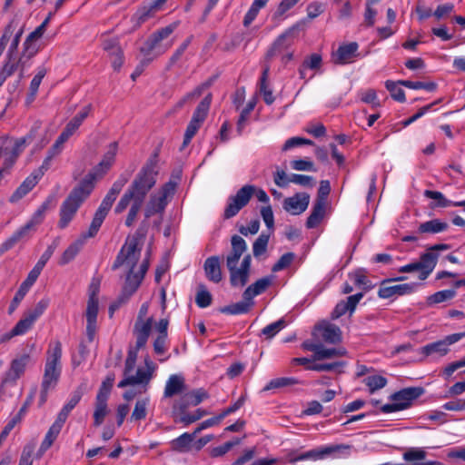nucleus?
<instances>
[{"instance_id": "obj_51", "label": "nucleus", "mask_w": 465, "mask_h": 465, "mask_svg": "<svg viewBox=\"0 0 465 465\" xmlns=\"http://www.w3.org/2000/svg\"><path fill=\"white\" fill-rule=\"evenodd\" d=\"M345 365L344 361H334L331 363H313L307 366V370L315 371H334L338 373L341 372V368Z\"/></svg>"}, {"instance_id": "obj_44", "label": "nucleus", "mask_w": 465, "mask_h": 465, "mask_svg": "<svg viewBox=\"0 0 465 465\" xmlns=\"http://www.w3.org/2000/svg\"><path fill=\"white\" fill-rule=\"evenodd\" d=\"M269 75V67H265L262 71L261 79H260V85L259 90L260 93L263 96V100L266 104L270 105L274 102V96L272 94V91L268 88L267 84V79Z\"/></svg>"}, {"instance_id": "obj_29", "label": "nucleus", "mask_w": 465, "mask_h": 465, "mask_svg": "<svg viewBox=\"0 0 465 465\" xmlns=\"http://www.w3.org/2000/svg\"><path fill=\"white\" fill-rule=\"evenodd\" d=\"M91 104L84 106L79 113H77L65 125L63 132L71 137L74 132L80 127L84 119L88 116L91 111Z\"/></svg>"}, {"instance_id": "obj_25", "label": "nucleus", "mask_w": 465, "mask_h": 465, "mask_svg": "<svg viewBox=\"0 0 465 465\" xmlns=\"http://www.w3.org/2000/svg\"><path fill=\"white\" fill-rule=\"evenodd\" d=\"M166 2L167 0H153L149 5H142L135 13L138 23H144L148 18L153 16Z\"/></svg>"}, {"instance_id": "obj_14", "label": "nucleus", "mask_w": 465, "mask_h": 465, "mask_svg": "<svg viewBox=\"0 0 465 465\" xmlns=\"http://www.w3.org/2000/svg\"><path fill=\"white\" fill-rule=\"evenodd\" d=\"M310 194L307 193H296L293 196L287 197L282 203V208L292 215H300L308 208Z\"/></svg>"}, {"instance_id": "obj_22", "label": "nucleus", "mask_w": 465, "mask_h": 465, "mask_svg": "<svg viewBox=\"0 0 465 465\" xmlns=\"http://www.w3.org/2000/svg\"><path fill=\"white\" fill-rule=\"evenodd\" d=\"M209 397V394L207 391L203 389H197L194 391H192L190 392L185 393L182 399L181 403L179 405V411L181 412H184L188 406H197L200 404L203 400L207 399Z\"/></svg>"}, {"instance_id": "obj_5", "label": "nucleus", "mask_w": 465, "mask_h": 465, "mask_svg": "<svg viewBox=\"0 0 465 465\" xmlns=\"http://www.w3.org/2000/svg\"><path fill=\"white\" fill-rule=\"evenodd\" d=\"M252 196L263 203H268L270 198L266 192L262 188H257L252 184H245L239 189L235 195L228 198L227 205L223 212V219H231L238 214L250 202Z\"/></svg>"}, {"instance_id": "obj_2", "label": "nucleus", "mask_w": 465, "mask_h": 465, "mask_svg": "<svg viewBox=\"0 0 465 465\" xmlns=\"http://www.w3.org/2000/svg\"><path fill=\"white\" fill-rule=\"evenodd\" d=\"M140 256L139 239L136 236L127 237L112 265L113 271H116L123 265L129 268L121 293L128 300L137 291L143 281V276L136 275L134 272Z\"/></svg>"}, {"instance_id": "obj_61", "label": "nucleus", "mask_w": 465, "mask_h": 465, "mask_svg": "<svg viewBox=\"0 0 465 465\" xmlns=\"http://www.w3.org/2000/svg\"><path fill=\"white\" fill-rule=\"evenodd\" d=\"M294 259H295V253H293L292 252L282 254L280 257V259L278 260V262L272 265V271L273 272H280V271H282V270L288 268L292 264V262L294 261Z\"/></svg>"}, {"instance_id": "obj_18", "label": "nucleus", "mask_w": 465, "mask_h": 465, "mask_svg": "<svg viewBox=\"0 0 465 465\" xmlns=\"http://www.w3.org/2000/svg\"><path fill=\"white\" fill-rule=\"evenodd\" d=\"M37 278V275L29 272L26 279L19 286V289L15 292V297L9 305L8 312L10 314L13 313V312L18 307L19 303L25 298L30 288L35 284Z\"/></svg>"}, {"instance_id": "obj_58", "label": "nucleus", "mask_w": 465, "mask_h": 465, "mask_svg": "<svg viewBox=\"0 0 465 465\" xmlns=\"http://www.w3.org/2000/svg\"><path fill=\"white\" fill-rule=\"evenodd\" d=\"M399 82L395 83L391 80H387L385 82V86L391 93V97L397 102L403 103L406 100L405 93L401 87H399Z\"/></svg>"}, {"instance_id": "obj_49", "label": "nucleus", "mask_w": 465, "mask_h": 465, "mask_svg": "<svg viewBox=\"0 0 465 465\" xmlns=\"http://www.w3.org/2000/svg\"><path fill=\"white\" fill-rule=\"evenodd\" d=\"M270 240V233H261L252 244L253 256L258 258L264 254L267 251L268 242Z\"/></svg>"}, {"instance_id": "obj_26", "label": "nucleus", "mask_w": 465, "mask_h": 465, "mask_svg": "<svg viewBox=\"0 0 465 465\" xmlns=\"http://www.w3.org/2000/svg\"><path fill=\"white\" fill-rule=\"evenodd\" d=\"M358 47L359 45L356 42H351L347 45H341L335 54V63L340 64L350 63L356 55Z\"/></svg>"}, {"instance_id": "obj_4", "label": "nucleus", "mask_w": 465, "mask_h": 465, "mask_svg": "<svg viewBox=\"0 0 465 465\" xmlns=\"http://www.w3.org/2000/svg\"><path fill=\"white\" fill-rule=\"evenodd\" d=\"M62 343L55 341L49 345L46 351V361L41 383L38 405L42 407L47 401L48 392L57 385L62 373Z\"/></svg>"}, {"instance_id": "obj_54", "label": "nucleus", "mask_w": 465, "mask_h": 465, "mask_svg": "<svg viewBox=\"0 0 465 465\" xmlns=\"http://www.w3.org/2000/svg\"><path fill=\"white\" fill-rule=\"evenodd\" d=\"M346 354V350L343 348H330L326 349L322 344L320 351H317V360L322 361L325 359H331L334 357L344 356Z\"/></svg>"}, {"instance_id": "obj_46", "label": "nucleus", "mask_w": 465, "mask_h": 465, "mask_svg": "<svg viewBox=\"0 0 465 465\" xmlns=\"http://www.w3.org/2000/svg\"><path fill=\"white\" fill-rule=\"evenodd\" d=\"M256 105V99L252 98L251 99L246 106L242 109V111L240 114L239 119L237 121V133L239 135L242 134V131L245 127V124L249 118L250 114L254 109Z\"/></svg>"}, {"instance_id": "obj_62", "label": "nucleus", "mask_w": 465, "mask_h": 465, "mask_svg": "<svg viewBox=\"0 0 465 465\" xmlns=\"http://www.w3.org/2000/svg\"><path fill=\"white\" fill-rule=\"evenodd\" d=\"M289 181L307 188H312L315 185L314 178L305 174L292 173L289 176Z\"/></svg>"}, {"instance_id": "obj_37", "label": "nucleus", "mask_w": 465, "mask_h": 465, "mask_svg": "<svg viewBox=\"0 0 465 465\" xmlns=\"http://www.w3.org/2000/svg\"><path fill=\"white\" fill-rule=\"evenodd\" d=\"M196 434H194V431L192 434L185 432L178 438L173 440L171 442L173 450L178 452H187L190 450L191 444Z\"/></svg>"}, {"instance_id": "obj_3", "label": "nucleus", "mask_w": 465, "mask_h": 465, "mask_svg": "<svg viewBox=\"0 0 465 465\" xmlns=\"http://www.w3.org/2000/svg\"><path fill=\"white\" fill-rule=\"evenodd\" d=\"M94 175L87 174L68 194L60 207L58 226L64 229L74 219L82 203L89 197L94 188Z\"/></svg>"}, {"instance_id": "obj_41", "label": "nucleus", "mask_w": 465, "mask_h": 465, "mask_svg": "<svg viewBox=\"0 0 465 465\" xmlns=\"http://www.w3.org/2000/svg\"><path fill=\"white\" fill-rule=\"evenodd\" d=\"M212 102L211 94L205 96L197 105L191 120L203 124L205 120Z\"/></svg>"}, {"instance_id": "obj_27", "label": "nucleus", "mask_w": 465, "mask_h": 465, "mask_svg": "<svg viewBox=\"0 0 465 465\" xmlns=\"http://www.w3.org/2000/svg\"><path fill=\"white\" fill-rule=\"evenodd\" d=\"M29 226H22L0 245V256L11 250L23 239L29 238Z\"/></svg>"}, {"instance_id": "obj_24", "label": "nucleus", "mask_w": 465, "mask_h": 465, "mask_svg": "<svg viewBox=\"0 0 465 465\" xmlns=\"http://www.w3.org/2000/svg\"><path fill=\"white\" fill-rule=\"evenodd\" d=\"M185 390L184 378L178 374L171 375L165 384L163 397L172 398Z\"/></svg>"}, {"instance_id": "obj_32", "label": "nucleus", "mask_w": 465, "mask_h": 465, "mask_svg": "<svg viewBox=\"0 0 465 465\" xmlns=\"http://www.w3.org/2000/svg\"><path fill=\"white\" fill-rule=\"evenodd\" d=\"M326 204L322 203H314L312 210L306 221V227L312 229L317 227L325 215Z\"/></svg>"}, {"instance_id": "obj_11", "label": "nucleus", "mask_w": 465, "mask_h": 465, "mask_svg": "<svg viewBox=\"0 0 465 465\" xmlns=\"http://www.w3.org/2000/svg\"><path fill=\"white\" fill-rule=\"evenodd\" d=\"M299 29V25H295L289 29H287L284 33L280 35L277 39L273 42L271 48L267 52V58L271 59L274 56H278L282 53L289 50V48L293 44V40L295 38V32Z\"/></svg>"}, {"instance_id": "obj_31", "label": "nucleus", "mask_w": 465, "mask_h": 465, "mask_svg": "<svg viewBox=\"0 0 465 465\" xmlns=\"http://www.w3.org/2000/svg\"><path fill=\"white\" fill-rule=\"evenodd\" d=\"M35 54H30V53L25 50V46L24 45L23 54L20 56H18L17 53L12 54V60L18 71V76L20 79L25 77V71L27 67L30 66V59Z\"/></svg>"}, {"instance_id": "obj_8", "label": "nucleus", "mask_w": 465, "mask_h": 465, "mask_svg": "<svg viewBox=\"0 0 465 465\" xmlns=\"http://www.w3.org/2000/svg\"><path fill=\"white\" fill-rule=\"evenodd\" d=\"M29 361L30 355L28 353H24L11 361L8 371H5L2 378L0 383L1 391H3L6 386H14L16 383V381L25 373Z\"/></svg>"}, {"instance_id": "obj_50", "label": "nucleus", "mask_w": 465, "mask_h": 465, "mask_svg": "<svg viewBox=\"0 0 465 465\" xmlns=\"http://www.w3.org/2000/svg\"><path fill=\"white\" fill-rule=\"evenodd\" d=\"M401 85H403L407 88L418 90L424 89L429 92H433L437 89V84L434 82H420V81H410V80H401L399 81Z\"/></svg>"}, {"instance_id": "obj_16", "label": "nucleus", "mask_w": 465, "mask_h": 465, "mask_svg": "<svg viewBox=\"0 0 465 465\" xmlns=\"http://www.w3.org/2000/svg\"><path fill=\"white\" fill-rule=\"evenodd\" d=\"M52 15V13H49L47 17L42 22V24L39 26H37L32 33H30L26 37L23 45L25 46V50L29 52L30 54H35L37 53L38 47L36 46L35 43L43 36Z\"/></svg>"}, {"instance_id": "obj_12", "label": "nucleus", "mask_w": 465, "mask_h": 465, "mask_svg": "<svg viewBox=\"0 0 465 465\" xmlns=\"http://www.w3.org/2000/svg\"><path fill=\"white\" fill-rule=\"evenodd\" d=\"M176 27L177 24L173 23L153 33L144 42L143 45L141 46L140 52L145 57H148L153 53V51L159 48L160 42H162L163 39H166L176 29Z\"/></svg>"}, {"instance_id": "obj_64", "label": "nucleus", "mask_w": 465, "mask_h": 465, "mask_svg": "<svg viewBox=\"0 0 465 465\" xmlns=\"http://www.w3.org/2000/svg\"><path fill=\"white\" fill-rule=\"evenodd\" d=\"M360 99L365 104H371L372 107H380L381 102L374 89H368L360 92Z\"/></svg>"}, {"instance_id": "obj_10", "label": "nucleus", "mask_w": 465, "mask_h": 465, "mask_svg": "<svg viewBox=\"0 0 465 465\" xmlns=\"http://www.w3.org/2000/svg\"><path fill=\"white\" fill-rule=\"evenodd\" d=\"M465 337V331L453 333L446 336L443 340L429 343L420 349V351L425 356L439 355L444 356L449 352V346L459 341Z\"/></svg>"}, {"instance_id": "obj_57", "label": "nucleus", "mask_w": 465, "mask_h": 465, "mask_svg": "<svg viewBox=\"0 0 465 465\" xmlns=\"http://www.w3.org/2000/svg\"><path fill=\"white\" fill-rule=\"evenodd\" d=\"M107 414V401L104 400H96L95 410L94 412V426H100Z\"/></svg>"}, {"instance_id": "obj_28", "label": "nucleus", "mask_w": 465, "mask_h": 465, "mask_svg": "<svg viewBox=\"0 0 465 465\" xmlns=\"http://www.w3.org/2000/svg\"><path fill=\"white\" fill-rule=\"evenodd\" d=\"M351 446L348 444H333L321 447L322 459L327 457L341 458L351 454Z\"/></svg>"}, {"instance_id": "obj_35", "label": "nucleus", "mask_w": 465, "mask_h": 465, "mask_svg": "<svg viewBox=\"0 0 465 465\" xmlns=\"http://www.w3.org/2000/svg\"><path fill=\"white\" fill-rule=\"evenodd\" d=\"M424 196L429 199L437 200L436 203L437 207H448V206H457V207H465V200L460 202H452L445 198V196L438 191H424Z\"/></svg>"}, {"instance_id": "obj_59", "label": "nucleus", "mask_w": 465, "mask_h": 465, "mask_svg": "<svg viewBox=\"0 0 465 465\" xmlns=\"http://www.w3.org/2000/svg\"><path fill=\"white\" fill-rule=\"evenodd\" d=\"M305 460H323L321 447L317 448V449L310 450L304 453H302V454H299L296 456L290 457V462H297V461Z\"/></svg>"}, {"instance_id": "obj_47", "label": "nucleus", "mask_w": 465, "mask_h": 465, "mask_svg": "<svg viewBox=\"0 0 465 465\" xmlns=\"http://www.w3.org/2000/svg\"><path fill=\"white\" fill-rule=\"evenodd\" d=\"M456 296L455 290H443L439 291L427 298V303L429 305L438 304L449 300L453 299Z\"/></svg>"}, {"instance_id": "obj_30", "label": "nucleus", "mask_w": 465, "mask_h": 465, "mask_svg": "<svg viewBox=\"0 0 465 465\" xmlns=\"http://www.w3.org/2000/svg\"><path fill=\"white\" fill-rule=\"evenodd\" d=\"M449 228V224L440 219H432L422 223L418 227L420 233H439L445 232Z\"/></svg>"}, {"instance_id": "obj_55", "label": "nucleus", "mask_w": 465, "mask_h": 465, "mask_svg": "<svg viewBox=\"0 0 465 465\" xmlns=\"http://www.w3.org/2000/svg\"><path fill=\"white\" fill-rule=\"evenodd\" d=\"M149 403V399L145 398L143 400H139L136 401L134 409L131 415L132 420H141L145 419L147 415V406Z\"/></svg>"}, {"instance_id": "obj_52", "label": "nucleus", "mask_w": 465, "mask_h": 465, "mask_svg": "<svg viewBox=\"0 0 465 465\" xmlns=\"http://www.w3.org/2000/svg\"><path fill=\"white\" fill-rule=\"evenodd\" d=\"M364 384L369 388L370 392L382 389L387 384V379L381 375H371L363 379Z\"/></svg>"}, {"instance_id": "obj_19", "label": "nucleus", "mask_w": 465, "mask_h": 465, "mask_svg": "<svg viewBox=\"0 0 465 465\" xmlns=\"http://www.w3.org/2000/svg\"><path fill=\"white\" fill-rule=\"evenodd\" d=\"M203 269L206 278L215 283H218L223 279L221 269V261L219 256L208 257L203 264Z\"/></svg>"}, {"instance_id": "obj_38", "label": "nucleus", "mask_w": 465, "mask_h": 465, "mask_svg": "<svg viewBox=\"0 0 465 465\" xmlns=\"http://www.w3.org/2000/svg\"><path fill=\"white\" fill-rule=\"evenodd\" d=\"M42 177L35 171L16 189L13 197L22 198L26 195L38 183Z\"/></svg>"}, {"instance_id": "obj_53", "label": "nucleus", "mask_w": 465, "mask_h": 465, "mask_svg": "<svg viewBox=\"0 0 465 465\" xmlns=\"http://www.w3.org/2000/svg\"><path fill=\"white\" fill-rule=\"evenodd\" d=\"M63 426H64L63 423H61L55 420L54 422L51 425V427L47 430L42 443H44L45 446L51 448V446L53 445L54 440L57 439L58 435L60 434Z\"/></svg>"}, {"instance_id": "obj_43", "label": "nucleus", "mask_w": 465, "mask_h": 465, "mask_svg": "<svg viewBox=\"0 0 465 465\" xmlns=\"http://www.w3.org/2000/svg\"><path fill=\"white\" fill-rule=\"evenodd\" d=\"M99 302L96 291H93L88 298L87 307L85 312L86 322H96L99 310Z\"/></svg>"}, {"instance_id": "obj_39", "label": "nucleus", "mask_w": 465, "mask_h": 465, "mask_svg": "<svg viewBox=\"0 0 465 465\" xmlns=\"http://www.w3.org/2000/svg\"><path fill=\"white\" fill-rule=\"evenodd\" d=\"M128 178L124 175H120L116 181L113 183L112 187L103 199V201L109 203L113 205L116 200L118 194L121 193L124 185L127 183Z\"/></svg>"}, {"instance_id": "obj_13", "label": "nucleus", "mask_w": 465, "mask_h": 465, "mask_svg": "<svg viewBox=\"0 0 465 465\" xmlns=\"http://www.w3.org/2000/svg\"><path fill=\"white\" fill-rule=\"evenodd\" d=\"M251 262V255L246 254L242 261L240 268L233 266L232 269H228L230 272V283L232 287H243L248 282Z\"/></svg>"}, {"instance_id": "obj_33", "label": "nucleus", "mask_w": 465, "mask_h": 465, "mask_svg": "<svg viewBox=\"0 0 465 465\" xmlns=\"http://www.w3.org/2000/svg\"><path fill=\"white\" fill-rule=\"evenodd\" d=\"M167 203L168 201L160 195L152 196L144 211L145 218L148 219L156 213H163Z\"/></svg>"}, {"instance_id": "obj_9", "label": "nucleus", "mask_w": 465, "mask_h": 465, "mask_svg": "<svg viewBox=\"0 0 465 465\" xmlns=\"http://www.w3.org/2000/svg\"><path fill=\"white\" fill-rule=\"evenodd\" d=\"M405 276H401L393 279H385L381 282V287L378 291V296L382 299H389L394 295L402 296L414 292L420 285L417 282L402 283L393 286H385L386 283L394 281H404Z\"/></svg>"}, {"instance_id": "obj_17", "label": "nucleus", "mask_w": 465, "mask_h": 465, "mask_svg": "<svg viewBox=\"0 0 465 465\" xmlns=\"http://www.w3.org/2000/svg\"><path fill=\"white\" fill-rule=\"evenodd\" d=\"M153 325V318L150 317L146 321H136L134 327V333L136 337L137 349L143 348L148 341Z\"/></svg>"}, {"instance_id": "obj_63", "label": "nucleus", "mask_w": 465, "mask_h": 465, "mask_svg": "<svg viewBox=\"0 0 465 465\" xmlns=\"http://www.w3.org/2000/svg\"><path fill=\"white\" fill-rule=\"evenodd\" d=\"M284 327L285 321L283 319H280L277 322L265 326L262 330V334L264 335L267 339H272Z\"/></svg>"}, {"instance_id": "obj_7", "label": "nucleus", "mask_w": 465, "mask_h": 465, "mask_svg": "<svg viewBox=\"0 0 465 465\" xmlns=\"http://www.w3.org/2000/svg\"><path fill=\"white\" fill-rule=\"evenodd\" d=\"M439 259V253L430 251L429 248L423 252L418 262H411L399 268L400 272H419L418 278L420 281L426 280L435 269Z\"/></svg>"}, {"instance_id": "obj_48", "label": "nucleus", "mask_w": 465, "mask_h": 465, "mask_svg": "<svg viewBox=\"0 0 465 465\" xmlns=\"http://www.w3.org/2000/svg\"><path fill=\"white\" fill-rule=\"evenodd\" d=\"M250 310V302L241 301L221 308L220 312L225 314L237 315L247 313Z\"/></svg>"}, {"instance_id": "obj_42", "label": "nucleus", "mask_w": 465, "mask_h": 465, "mask_svg": "<svg viewBox=\"0 0 465 465\" xmlns=\"http://www.w3.org/2000/svg\"><path fill=\"white\" fill-rule=\"evenodd\" d=\"M117 150L118 143L116 142H114L109 144L107 152L105 153L102 161L98 164V168L101 169L104 173L107 172L113 165Z\"/></svg>"}, {"instance_id": "obj_45", "label": "nucleus", "mask_w": 465, "mask_h": 465, "mask_svg": "<svg viewBox=\"0 0 465 465\" xmlns=\"http://www.w3.org/2000/svg\"><path fill=\"white\" fill-rule=\"evenodd\" d=\"M55 248H56V244H54V243L49 245L46 248V250L44 252V253L41 255V257L38 260V262H36V264L34 266V268L30 272L39 277L44 267L45 266L47 262L50 260L52 255L54 254Z\"/></svg>"}, {"instance_id": "obj_6", "label": "nucleus", "mask_w": 465, "mask_h": 465, "mask_svg": "<svg viewBox=\"0 0 465 465\" xmlns=\"http://www.w3.org/2000/svg\"><path fill=\"white\" fill-rule=\"evenodd\" d=\"M425 390L422 387H408L391 395V403L381 407L383 413L400 411L410 408L413 401L423 395Z\"/></svg>"}, {"instance_id": "obj_34", "label": "nucleus", "mask_w": 465, "mask_h": 465, "mask_svg": "<svg viewBox=\"0 0 465 465\" xmlns=\"http://www.w3.org/2000/svg\"><path fill=\"white\" fill-rule=\"evenodd\" d=\"M83 396L82 391H75L72 393L67 403L62 408L57 415L56 420L64 424L71 411L79 403Z\"/></svg>"}, {"instance_id": "obj_60", "label": "nucleus", "mask_w": 465, "mask_h": 465, "mask_svg": "<svg viewBox=\"0 0 465 465\" xmlns=\"http://www.w3.org/2000/svg\"><path fill=\"white\" fill-rule=\"evenodd\" d=\"M114 381V375H108L105 380L102 382V385L98 391L96 395V400H104V401H107L111 390L113 388V384Z\"/></svg>"}, {"instance_id": "obj_1", "label": "nucleus", "mask_w": 465, "mask_h": 465, "mask_svg": "<svg viewBox=\"0 0 465 465\" xmlns=\"http://www.w3.org/2000/svg\"><path fill=\"white\" fill-rule=\"evenodd\" d=\"M157 174L156 160L151 158L141 168L130 186L117 203L114 208L116 214L122 213L131 205L125 219V225L127 227H131L134 223L148 193L156 183Z\"/></svg>"}, {"instance_id": "obj_23", "label": "nucleus", "mask_w": 465, "mask_h": 465, "mask_svg": "<svg viewBox=\"0 0 465 465\" xmlns=\"http://www.w3.org/2000/svg\"><path fill=\"white\" fill-rule=\"evenodd\" d=\"M315 331L322 332V338L327 343L336 344L341 340V329L335 324H319L315 326Z\"/></svg>"}, {"instance_id": "obj_56", "label": "nucleus", "mask_w": 465, "mask_h": 465, "mask_svg": "<svg viewBox=\"0 0 465 465\" xmlns=\"http://www.w3.org/2000/svg\"><path fill=\"white\" fill-rule=\"evenodd\" d=\"M17 69L12 60V55L6 54V59L0 69V87L4 84L5 81L10 77Z\"/></svg>"}, {"instance_id": "obj_40", "label": "nucleus", "mask_w": 465, "mask_h": 465, "mask_svg": "<svg viewBox=\"0 0 465 465\" xmlns=\"http://www.w3.org/2000/svg\"><path fill=\"white\" fill-rule=\"evenodd\" d=\"M300 383L301 381L294 377H280L271 380L263 388V391H267L271 390L290 387Z\"/></svg>"}, {"instance_id": "obj_20", "label": "nucleus", "mask_w": 465, "mask_h": 465, "mask_svg": "<svg viewBox=\"0 0 465 465\" xmlns=\"http://www.w3.org/2000/svg\"><path fill=\"white\" fill-rule=\"evenodd\" d=\"M112 206L111 203L102 201L89 226L87 236H95L97 234Z\"/></svg>"}, {"instance_id": "obj_15", "label": "nucleus", "mask_w": 465, "mask_h": 465, "mask_svg": "<svg viewBox=\"0 0 465 465\" xmlns=\"http://www.w3.org/2000/svg\"><path fill=\"white\" fill-rule=\"evenodd\" d=\"M231 245V252L226 257L227 269H232L233 266H237L240 258L247 250L245 240L237 234L232 236Z\"/></svg>"}, {"instance_id": "obj_21", "label": "nucleus", "mask_w": 465, "mask_h": 465, "mask_svg": "<svg viewBox=\"0 0 465 465\" xmlns=\"http://www.w3.org/2000/svg\"><path fill=\"white\" fill-rule=\"evenodd\" d=\"M94 236H87V232H83L79 239H77L75 242H74L72 244H70L67 249L63 252L60 260L59 264L60 265H65L69 263L71 261H73L77 253L80 252L84 244L85 243V241L88 238H93Z\"/></svg>"}, {"instance_id": "obj_36", "label": "nucleus", "mask_w": 465, "mask_h": 465, "mask_svg": "<svg viewBox=\"0 0 465 465\" xmlns=\"http://www.w3.org/2000/svg\"><path fill=\"white\" fill-rule=\"evenodd\" d=\"M349 278L354 282L355 285L361 288L365 292L372 288L371 282L367 276V271L363 268H359L352 272H350Z\"/></svg>"}]
</instances>
